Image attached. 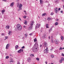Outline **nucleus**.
I'll return each mask as SVG.
<instances>
[{
    "instance_id": "79ce46f5",
    "label": "nucleus",
    "mask_w": 64,
    "mask_h": 64,
    "mask_svg": "<svg viewBox=\"0 0 64 64\" xmlns=\"http://www.w3.org/2000/svg\"><path fill=\"white\" fill-rule=\"evenodd\" d=\"M36 60H37V61H39V59L38 58H36Z\"/></svg>"
},
{
    "instance_id": "dca6fc26",
    "label": "nucleus",
    "mask_w": 64,
    "mask_h": 64,
    "mask_svg": "<svg viewBox=\"0 0 64 64\" xmlns=\"http://www.w3.org/2000/svg\"><path fill=\"white\" fill-rule=\"evenodd\" d=\"M59 0H55V1L56 3H59Z\"/></svg>"
},
{
    "instance_id": "7c9ffc66",
    "label": "nucleus",
    "mask_w": 64,
    "mask_h": 64,
    "mask_svg": "<svg viewBox=\"0 0 64 64\" xmlns=\"http://www.w3.org/2000/svg\"><path fill=\"white\" fill-rule=\"evenodd\" d=\"M46 14L45 13H44V14H43L42 15V16H45V15H46Z\"/></svg>"
},
{
    "instance_id": "4d7b16f0",
    "label": "nucleus",
    "mask_w": 64,
    "mask_h": 64,
    "mask_svg": "<svg viewBox=\"0 0 64 64\" xmlns=\"http://www.w3.org/2000/svg\"><path fill=\"white\" fill-rule=\"evenodd\" d=\"M29 35H30V36L32 35V34H29Z\"/></svg>"
},
{
    "instance_id": "f704fd0d",
    "label": "nucleus",
    "mask_w": 64,
    "mask_h": 64,
    "mask_svg": "<svg viewBox=\"0 0 64 64\" xmlns=\"http://www.w3.org/2000/svg\"><path fill=\"white\" fill-rule=\"evenodd\" d=\"M9 58V56H6V59H8Z\"/></svg>"
},
{
    "instance_id": "de8ad7c7",
    "label": "nucleus",
    "mask_w": 64,
    "mask_h": 64,
    "mask_svg": "<svg viewBox=\"0 0 64 64\" xmlns=\"http://www.w3.org/2000/svg\"><path fill=\"white\" fill-rule=\"evenodd\" d=\"M42 37L43 39H45V38L44 37V36H43Z\"/></svg>"
},
{
    "instance_id": "052dcab7",
    "label": "nucleus",
    "mask_w": 64,
    "mask_h": 64,
    "mask_svg": "<svg viewBox=\"0 0 64 64\" xmlns=\"http://www.w3.org/2000/svg\"><path fill=\"white\" fill-rule=\"evenodd\" d=\"M51 56H54V55H53V54H51Z\"/></svg>"
},
{
    "instance_id": "338daca9",
    "label": "nucleus",
    "mask_w": 64,
    "mask_h": 64,
    "mask_svg": "<svg viewBox=\"0 0 64 64\" xmlns=\"http://www.w3.org/2000/svg\"><path fill=\"white\" fill-rule=\"evenodd\" d=\"M18 64H20V62H18Z\"/></svg>"
},
{
    "instance_id": "393cba45",
    "label": "nucleus",
    "mask_w": 64,
    "mask_h": 64,
    "mask_svg": "<svg viewBox=\"0 0 64 64\" xmlns=\"http://www.w3.org/2000/svg\"><path fill=\"white\" fill-rule=\"evenodd\" d=\"M61 39L62 40H63L64 38H63V36H61Z\"/></svg>"
},
{
    "instance_id": "9b49d317",
    "label": "nucleus",
    "mask_w": 64,
    "mask_h": 64,
    "mask_svg": "<svg viewBox=\"0 0 64 64\" xmlns=\"http://www.w3.org/2000/svg\"><path fill=\"white\" fill-rule=\"evenodd\" d=\"M17 29L19 30V31H21L22 30V26H20L18 28H17Z\"/></svg>"
},
{
    "instance_id": "4c0bfd02",
    "label": "nucleus",
    "mask_w": 64,
    "mask_h": 64,
    "mask_svg": "<svg viewBox=\"0 0 64 64\" xmlns=\"http://www.w3.org/2000/svg\"><path fill=\"white\" fill-rule=\"evenodd\" d=\"M58 22H56L55 23V25L56 26L57 25H58Z\"/></svg>"
},
{
    "instance_id": "39448f33",
    "label": "nucleus",
    "mask_w": 64,
    "mask_h": 64,
    "mask_svg": "<svg viewBox=\"0 0 64 64\" xmlns=\"http://www.w3.org/2000/svg\"><path fill=\"white\" fill-rule=\"evenodd\" d=\"M47 50H48V48H46V49H45L44 51V53H46V54L48 53V51Z\"/></svg>"
},
{
    "instance_id": "774afa93",
    "label": "nucleus",
    "mask_w": 64,
    "mask_h": 64,
    "mask_svg": "<svg viewBox=\"0 0 64 64\" xmlns=\"http://www.w3.org/2000/svg\"><path fill=\"white\" fill-rule=\"evenodd\" d=\"M60 8H58V10H60Z\"/></svg>"
},
{
    "instance_id": "412c9836",
    "label": "nucleus",
    "mask_w": 64,
    "mask_h": 64,
    "mask_svg": "<svg viewBox=\"0 0 64 64\" xmlns=\"http://www.w3.org/2000/svg\"><path fill=\"white\" fill-rule=\"evenodd\" d=\"M24 24H26V25L27 24V21L26 20H25L24 22Z\"/></svg>"
},
{
    "instance_id": "c03bdc74",
    "label": "nucleus",
    "mask_w": 64,
    "mask_h": 64,
    "mask_svg": "<svg viewBox=\"0 0 64 64\" xmlns=\"http://www.w3.org/2000/svg\"><path fill=\"white\" fill-rule=\"evenodd\" d=\"M44 36L45 38H46V34H44Z\"/></svg>"
},
{
    "instance_id": "09e8293b",
    "label": "nucleus",
    "mask_w": 64,
    "mask_h": 64,
    "mask_svg": "<svg viewBox=\"0 0 64 64\" xmlns=\"http://www.w3.org/2000/svg\"><path fill=\"white\" fill-rule=\"evenodd\" d=\"M52 50H53V48H52L50 50V51H52Z\"/></svg>"
},
{
    "instance_id": "cd10ccee",
    "label": "nucleus",
    "mask_w": 64,
    "mask_h": 64,
    "mask_svg": "<svg viewBox=\"0 0 64 64\" xmlns=\"http://www.w3.org/2000/svg\"><path fill=\"white\" fill-rule=\"evenodd\" d=\"M19 2H18L17 4V6L18 7H19Z\"/></svg>"
},
{
    "instance_id": "c756f323",
    "label": "nucleus",
    "mask_w": 64,
    "mask_h": 64,
    "mask_svg": "<svg viewBox=\"0 0 64 64\" xmlns=\"http://www.w3.org/2000/svg\"><path fill=\"white\" fill-rule=\"evenodd\" d=\"M34 56V54H30V56Z\"/></svg>"
},
{
    "instance_id": "f257e3e1",
    "label": "nucleus",
    "mask_w": 64,
    "mask_h": 64,
    "mask_svg": "<svg viewBox=\"0 0 64 64\" xmlns=\"http://www.w3.org/2000/svg\"><path fill=\"white\" fill-rule=\"evenodd\" d=\"M38 44L37 42H36L34 46L32 48V50L34 52H36L38 50Z\"/></svg>"
},
{
    "instance_id": "69168bd1",
    "label": "nucleus",
    "mask_w": 64,
    "mask_h": 64,
    "mask_svg": "<svg viewBox=\"0 0 64 64\" xmlns=\"http://www.w3.org/2000/svg\"><path fill=\"white\" fill-rule=\"evenodd\" d=\"M45 63H46V64H47V62H45Z\"/></svg>"
},
{
    "instance_id": "5fc2aeb1",
    "label": "nucleus",
    "mask_w": 64,
    "mask_h": 64,
    "mask_svg": "<svg viewBox=\"0 0 64 64\" xmlns=\"http://www.w3.org/2000/svg\"><path fill=\"white\" fill-rule=\"evenodd\" d=\"M2 36H4V34H2Z\"/></svg>"
},
{
    "instance_id": "4be33fe9",
    "label": "nucleus",
    "mask_w": 64,
    "mask_h": 64,
    "mask_svg": "<svg viewBox=\"0 0 64 64\" xmlns=\"http://www.w3.org/2000/svg\"><path fill=\"white\" fill-rule=\"evenodd\" d=\"M63 49H64V48H62L61 47H60V50H63Z\"/></svg>"
},
{
    "instance_id": "a18cd8bd",
    "label": "nucleus",
    "mask_w": 64,
    "mask_h": 64,
    "mask_svg": "<svg viewBox=\"0 0 64 64\" xmlns=\"http://www.w3.org/2000/svg\"><path fill=\"white\" fill-rule=\"evenodd\" d=\"M50 15H53V12H52L50 14Z\"/></svg>"
},
{
    "instance_id": "6ab92c4d",
    "label": "nucleus",
    "mask_w": 64,
    "mask_h": 64,
    "mask_svg": "<svg viewBox=\"0 0 64 64\" xmlns=\"http://www.w3.org/2000/svg\"><path fill=\"white\" fill-rule=\"evenodd\" d=\"M5 12V10H2V14H4V12Z\"/></svg>"
},
{
    "instance_id": "aec40b11",
    "label": "nucleus",
    "mask_w": 64,
    "mask_h": 64,
    "mask_svg": "<svg viewBox=\"0 0 64 64\" xmlns=\"http://www.w3.org/2000/svg\"><path fill=\"white\" fill-rule=\"evenodd\" d=\"M18 47L19 46H18V45H16L15 46V48L16 49V50H17V49L18 48Z\"/></svg>"
},
{
    "instance_id": "e2e57ef3",
    "label": "nucleus",
    "mask_w": 64,
    "mask_h": 64,
    "mask_svg": "<svg viewBox=\"0 0 64 64\" xmlns=\"http://www.w3.org/2000/svg\"><path fill=\"white\" fill-rule=\"evenodd\" d=\"M25 14L26 15H27V13H26V12H25Z\"/></svg>"
},
{
    "instance_id": "ddd939ff",
    "label": "nucleus",
    "mask_w": 64,
    "mask_h": 64,
    "mask_svg": "<svg viewBox=\"0 0 64 64\" xmlns=\"http://www.w3.org/2000/svg\"><path fill=\"white\" fill-rule=\"evenodd\" d=\"M21 26L20 24H17L16 27H17V28H18L19 27H21Z\"/></svg>"
},
{
    "instance_id": "9d476101",
    "label": "nucleus",
    "mask_w": 64,
    "mask_h": 64,
    "mask_svg": "<svg viewBox=\"0 0 64 64\" xmlns=\"http://www.w3.org/2000/svg\"><path fill=\"white\" fill-rule=\"evenodd\" d=\"M27 60L28 62H30L31 61V60L30 57L28 58V59H27Z\"/></svg>"
},
{
    "instance_id": "603ef678",
    "label": "nucleus",
    "mask_w": 64,
    "mask_h": 64,
    "mask_svg": "<svg viewBox=\"0 0 64 64\" xmlns=\"http://www.w3.org/2000/svg\"><path fill=\"white\" fill-rule=\"evenodd\" d=\"M19 1V0H16V2H18Z\"/></svg>"
},
{
    "instance_id": "6e6d98bb",
    "label": "nucleus",
    "mask_w": 64,
    "mask_h": 64,
    "mask_svg": "<svg viewBox=\"0 0 64 64\" xmlns=\"http://www.w3.org/2000/svg\"><path fill=\"white\" fill-rule=\"evenodd\" d=\"M19 19L20 20V21H21V18H19Z\"/></svg>"
},
{
    "instance_id": "5701e85b",
    "label": "nucleus",
    "mask_w": 64,
    "mask_h": 64,
    "mask_svg": "<svg viewBox=\"0 0 64 64\" xmlns=\"http://www.w3.org/2000/svg\"><path fill=\"white\" fill-rule=\"evenodd\" d=\"M12 32H11L10 31V30H9L8 33V34L9 35H10V34Z\"/></svg>"
},
{
    "instance_id": "2f4dec72",
    "label": "nucleus",
    "mask_w": 64,
    "mask_h": 64,
    "mask_svg": "<svg viewBox=\"0 0 64 64\" xmlns=\"http://www.w3.org/2000/svg\"><path fill=\"white\" fill-rule=\"evenodd\" d=\"M51 19V18H47L48 20H50Z\"/></svg>"
},
{
    "instance_id": "a878e982",
    "label": "nucleus",
    "mask_w": 64,
    "mask_h": 64,
    "mask_svg": "<svg viewBox=\"0 0 64 64\" xmlns=\"http://www.w3.org/2000/svg\"><path fill=\"white\" fill-rule=\"evenodd\" d=\"M52 30V28H51L50 30H49V32L50 33V32Z\"/></svg>"
},
{
    "instance_id": "ea45409f",
    "label": "nucleus",
    "mask_w": 64,
    "mask_h": 64,
    "mask_svg": "<svg viewBox=\"0 0 64 64\" xmlns=\"http://www.w3.org/2000/svg\"><path fill=\"white\" fill-rule=\"evenodd\" d=\"M8 38V37L7 36L5 37V39H4V40H6V39H7Z\"/></svg>"
},
{
    "instance_id": "58836bf2",
    "label": "nucleus",
    "mask_w": 64,
    "mask_h": 64,
    "mask_svg": "<svg viewBox=\"0 0 64 64\" xmlns=\"http://www.w3.org/2000/svg\"><path fill=\"white\" fill-rule=\"evenodd\" d=\"M51 42L52 43H53V40H51Z\"/></svg>"
},
{
    "instance_id": "c9c22d12",
    "label": "nucleus",
    "mask_w": 64,
    "mask_h": 64,
    "mask_svg": "<svg viewBox=\"0 0 64 64\" xmlns=\"http://www.w3.org/2000/svg\"><path fill=\"white\" fill-rule=\"evenodd\" d=\"M61 60H62V61H64V58H62L61 59Z\"/></svg>"
},
{
    "instance_id": "37998d69",
    "label": "nucleus",
    "mask_w": 64,
    "mask_h": 64,
    "mask_svg": "<svg viewBox=\"0 0 64 64\" xmlns=\"http://www.w3.org/2000/svg\"><path fill=\"white\" fill-rule=\"evenodd\" d=\"M10 60H13V58H10Z\"/></svg>"
},
{
    "instance_id": "72a5a7b5",
    "label": "nucleus",
    "mask_w": 64,
    "mask_h": 64,
    "mask_svg": "<svg viewBox=\"0 0 64 64\" xmlns=\"http://www.w3.org/2000/svg\"><path fill=\"white\" fill-rule=\"evenodd\" d=\"M10 63H11V62H13V60H10Z\"/></svg>"
},
{
    "instance_id": "2eb2a0df",
    "label": "nucleus",
    "mask_w": 64,
    "mask_h": 64,
    "mask_svg": "<svg viewBox=\"0 0 64 64\" xmlns=\"http://www.w3.org/2000/svg\"><path fill=\"white\" fill-rule=\"evenodd\" d=\"M28 30H32V27L31 26H30L28 28Z\"/></svg>"
},
{
    "instance_id": "3c124183",
    "label": "nucleus",
    "mask_w": 64,
    "mask_h": 64,
    "mask_svg": "<svg viewBox=\"0 0 64 64\" xmlns=\"http://www.w3.org/2000/svg\"><path fill=\"white\" fill-rule=\"evenodd\" d=\"M60 12L61 13H63V11L61 10L60 11Z\"/></svg>"
},
{
    "instance_id": "680f3d73",
    "label": "nucleus",
    "mask_w": 64,
    "mask_h": 64,
    "mask_svg": "<svg viewBox=\"0 0 64 64\" xmlns=\"http://www.w3.org/2000/svg\"><path fill=\"white\" fill-rule=\"evenodd\" d=\"M51 58H54V56H51Z\"/></svg>"
},
{
    "instance_id": "0eeeda50",
    "label": "nucleus",
    "mask_w": 64,
    "mask_h": 64,
    "mask_svg": "<svg viewBox=\"0 0 64 64\" xmlns=\"http://www.w3.org/2000/svg\"><path fill=\"white\" fill-rule=\"evenodd\" d=\"M44 47H47V43L46 42H44Z\"/></svg>"
},
{
    "instance_id": "49530a36",
    "label": "nucleus",
    "mask_w": 64,
    "mask_h": 64,
    "mask_svg": "<svg viewBox=\"0 0 64 64\" xmlns=\"http://www.w3.org/2000/svg\"><path fill=\"white\" fill-rule=\"evenodd\" d=\"M62 56H64V54L63 53L62 54Z\"/></svg>"
},
{
    "instance_id": "473e14b6",
    "label": "nucleus",
    "mask_w": 64,
    "mask_h": 64,
    "mask_svg": "<svg viewBox=\"0 0 64 64\" xmlns=\"http://www.w3.org/2000/svg\"><path fill=\"white\" fill-rule=\"evenodd\" d=\"M36 41H37V39H36V38H35L34 40V42H36Z\"/></svg>"
},
{
    "instance_id": "bf43d9fd",
    "label": "nucleus",
    "mask_w": 64,
    "mask_h": 64,
    "mask_svg": "<svg viewBox=\"0 0 64 64\" xmlns=\"http://www.w3.org/2000/svg\"><path fill=\"white\" fill-rule=\"evenodd\" d=\"M48 38L49 39H50V36H48Z\"/></svg>"
},
{
    "instance_id": "4468645a",
    "label": "nucleus",
    "mask_w": 64,
    "mask_h": 64,
    "mask_svg": "<svg viewBox=\"0 0 64 64\" xmlns=\"http://www.w3.org/2000/svg\"><path fill=\"white\" fill-rule=\"evenodd\" d=\"M10 46L9 44H8L6 46V49H8V47H9V46Z\"/></svg>"
},
{
    "instance_id": "8fccbe9b",
    "label": "nucleus",
    "mask_w": 64,
    "mask_h": 64,
    "mask_svg": "<svg viewBox=\"0 0 64 64\" xmlns=\"http://www.w3.org/2000/svg\"><path fill=\"white\" fill-rule=\"evenodd\" d=\"M42 45L40 44V48H41V47H42Z\"/></svg>"
},
{
    "instance_id": "20e7f679",
    "label": "nucleus",
    "mask_w": 64,
    "mask_h": 64,
    "mask_svg": "<svg viewBox=\"0 0 64 64\" xmlns=\"http://www.w3.org/2000/svg\"><path fill=\"white\" fill-rule=\"evenodd\" d=\"M54 42L56 44H58V43H59V40H58L56 39L54 40Z\"/></svg>"
},
{
    "instance_id": "a211bd4d",
    "label": "nucleus",
    "mask_w": 64,
    "mask_h": 64,
    "mask_svg": "<svg viewBox=\"0 0 64 64\" xmlns=\"http://www.w3.org/2000/svg\"><path fill=\"white\" fill-rule=\"evenodd\" d=\"M9 27H10V26H6V29H9Z\"/></svg>"
},
{
    "instance_id": "864d4df0",
    "label": "nucleus",
    "mask_w": 64,
    "mask_h": 64,
    "mask_svg": "<svg viewBox=\"0 0 64 64\" xmlns=\"http://www.w3.org/2000/svg\"><path fill=\"white\" fill-rule=\"evenodd\" d=\"M23 27H24V28H26V26H23Z\"/></svg>"
},
{
    "instance_id": "c85d7f7f",
    "label": "nucleus",
    "mask_w": 64,
    "mask_h": 64,
    "mask_svg": "<svg viewBox=\"0 0 64 64\" xmlns=\"http://www.w3.org/2000/svg\"><path fill=\"white\" fill-rule=\"evenodd\" d=\"M59 62L60 63H61L62 62V60H59Z\"/></svg>"
},
{
    "instance_id": "0e129e2a",
    "label": "nucleus",
    "mask_w": 64,
    "mask_h": 64,
    "mask_svg": "<svg viewBox=\"0 0 64 64\" xmlns=\"http://www.w3.org/2000/svg\"><path fill=\"white\" fill-rule=\"evenodd\" d=\"M56 21H58V19H56Z\"/></svg>"
},
{
    "instance_id": "a19ab883",
    "label": "nucleus",
    "mask_w": 64,
    "mask_h": 64,
    "mask_svg": "<svg viewBox=\"0 0 64 64\" xmlns=\"http://www.w3.org/2000/svg\"><path fill=\"white\" fill-rule=\"evenodd\" d=\"M21 48V49H24V48H25V46H24L22 47Z\"/></svg>"
},
{
    "instance_id": "13d9d810",
    "label": "nucleus",
    "mask_w": 64,
    "mask_h": 64,
    "mask_svg": "<svg viewBox=\"0 0 64 64\" xmlns=\"http://www.w3.org/2000/svg\"><path fill=\"white\" fill-rule=\"evenodd\" d=\"M3 1H5V2H6V0H3Z\"/></svg>"
},
{
    "instance_id": "b1692460",
    "label": "nucleus",
    "mask_w": 64,
    "mask_h": 64,
    "mask_svg": "<svg viewBox=\"0 0 64 64\" xmlns=\"http://www.w3.org/2000/svg\"><path fill=\"white\" fill-rule=\"evenodd\" d=\"M48 26H49V24H47L46 25V27L47 28H49V27H48Z\"/></svg>"
},
{
    "instance_id": "7ed1b4c3",
    "label": "nucleus",
    "mask_w": 64,
    "mask_h": 64,
    "mask_svg": "<svg viewBox=\"0 0 64 64\" xmlns=\"http://www.w3.org/2000/svg\"><path fill=\"white\" fill-rule=\"evenodd\" d=\"M41 25L40 24H37L36 25V29L37 28H38Z\"/></svg>"
},
{
    "instance_id": "6e6552de",
    "label": "nucleus",
    "mask_w": 64,
    "mask_h": 64,
    "mask_svg": "<svg viewBox=\"0 0 64 64\" xmlns=\"http://www.w3.org/2000/svg\"><path fill=\"white\" fill-rule=\"evenodd\" d=\"M23 49H20V50H18V53H20L21 52H23Z\"/></svg>"
},
{
    "instance_id": "bb28decb",
    "label": "nucleus",
    "mask_w": 64,
    "mask_h": 64,
    "mask_svg": "<svg viewBox=\"0 0 64 64\" xmlns=\"http://www.w3.org/2000/svg\"><path fill=\"white\" fill-rule=\"evenodd\" d=\"M28 36V35H27V34H25V37H26V38H27Z\"/></svg>"
},
{
    "instance_id": "f8f14e48",
    "label": "nucleus",
    "mask_w": 64,
    "mask_h": 64,
    "mask_svg": "<svg viewBox=\"0 0 64 64\" xmlns=\"http://www.w3.org/2000/svg\"><path fill=\"white\" fill-rule=\"evenodd\" d=\"M14 2H13L12 3L10 4V7H13L14 5Z\"/></svg>"
},
{
    "instance_id": "e433bc0d",
    "label": "nucleus",
    "mask_w": 64,
    "mask_h": 64,
    "mask_svg": "<svg viewBox=\"0 0 64 64\" xmlns=\"http://www.w3.org/2000/svg\"><path fill=\"white\" fill-rule=\"evenodd\" d=\"M26 17H27L26 16H23V18L24 19H25V18H26Z\"/></svg>"
},
{
    "instance_id": "f3484780",
    "label": "nucleus",
    "mask_w": 64,
    "mask_h": 64,
    "mask_svg": "<svg viewBox=\"0 0 64 64\" xmlns=\"http://www.w3.org/2000/svg\"><path fill=\"white\" fill-rule=\"evenodd\" d=\"M40 4H43V0H40Z\"/></svg>"
},
{
    "instance_id": "f03ea898",
    "label": "nucleus",
    "mask_w": 64,
    "mask_h": 64,
    "mask_svg": "<svg viewBox=\"0 0 64 64\" xmlns=\"http://www.w3.org/2000/svg\"><path fill=\"white\" fill-rule=\"evenodd\" d=\"M22 7V4H20L19 6V9L18 10V11H19V10H21L22 9V8H21Z\"/></svg>"
},
{
    "instance_id": "1a4fd4ad",
    "label": "nucleus",
    "mask_w": 64,
    "mask_h": 64,
    "mask_svg": "<svg viewBox=\"0 0 64 64\" xmlns=\"http://www.w3.org/2000/svg\"><path fill=\"white\" fill-rule=\"evenodd\" d=\"M34 24V21H32L30 22V25H31V26H32V25H33Z\"/></svg>"
},
{
    "instance_id": "423d86ee",
    "label": "nucleus",
    "mask_w": 64,
    "mask_h": 64,
    "mask_svg": "<svg viewBox=\"0 0 64 64\" xmlns=\"http://www.w3.org/2000/svg\"><path fill=\"white\" fill-rule=\"evenodd\" d=\"M58 8H56L54 9V11L56 13H58Z\"/></svg>"
}]
</instances>
